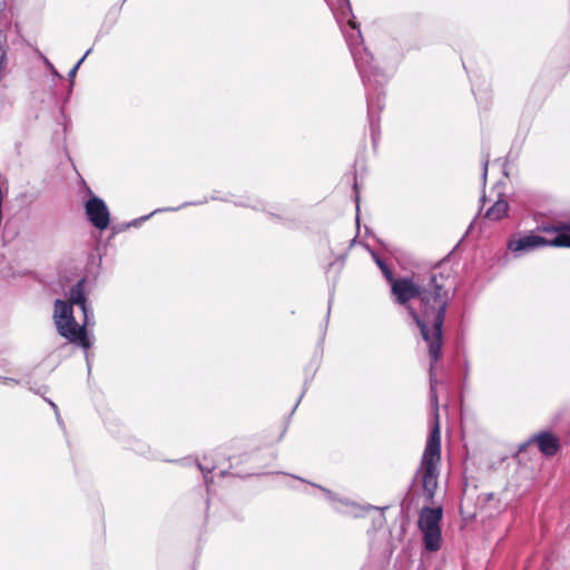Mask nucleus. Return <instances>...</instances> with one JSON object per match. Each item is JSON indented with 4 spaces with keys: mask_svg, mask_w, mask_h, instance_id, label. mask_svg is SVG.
Returning <instances> with one entry per match:
<instances>
[{
    "mask_svg": "<svg viewBox=\"0 0 570 570\" xmlns=\"http://www.w3.org/2000/svg\"><path fill=\"white\" fill-rule=\"evenodd\" d=\"M65 322L68 324L69 327H71L75 332L77 331H86V327L90 325L89 317H85L83 324L79 326L73 317V314H71V318L68 316L65 317Z\"/></svg>",
    "mask_w": 570,
    "mask_h": 570,
    "instance_id": "f8f14e48",
    "label": "nucleus"
},
{
    "mask_svg": "<svg viewBox=\"0 0 570 570\" xmlns=\"http://www.w3.org/2000/svg\"><path fill=\"white\" fill-rule=\"evenodd\" d=\"M376 263L380 266V268L383 271V273L385 274L386 278L389 281H392L393 279L392 275H391L389 268L386 267V265L381 259H379V258H376Z\"/></svg>",
    "mask_w": 570,
    "mask_h": 570,
    "instance_id": "4468645a",
    "label": "nucleus"
},
{
    "mask_svg": "<svg viewBox=\"0 0 570 570\" xmlns=\"http://www.w3.org/2000/svg\"><path fill=\"white\" fill-rule=\"evenodd\" d=\"M487 497H488V499L490 500V499H492L493 494H492V493H490V494H487Z\"/></svg>",
    "mask_w": 570,
    "mask_h": 570,
    "instance_id": "a211bd4d",
    "label": "nucleus"
},
{
    "mask_svg": "<svg viewBox=\"0 0 570 570\" xmlns=\"http://www.w3.org/2000/svg\"><path fill=\"white\" fill-rule=\"evenodd\" d=\"M348 23H350V26H351L352 28L356 29V24H355V22H354V21H350Z\"/></svg>",
    "mask_w": 570,
    "mask_h": 570,
    "instance_id": "f3484780",
    "label": "nucleus"
},
{
    "mask_svg": "<svg viewBox=\"0 0 570 570\" xmlns=\"http://www.w3.org/2000/svg\"><path fill=\"white\" fill-rule=\"evenodd\" d=\"M434 409V424L428 438L426 445L423 452L420 474L422 475V485L428 498H433L438 488L439 478V463L441 459V435L440 423L438 414V400L432 399Z\"/></svg>",
    "mask_w": 570,
    "mask_h": 570,
    "instance_id": "f03ea898",
    "label": "nucleus"
},
{
    "mask_svg": "<svg viewBox=\"0 0 570 570\" xmlns=\"http://www.w3.org/2000/svg\"><path fill=\"white\" fill-rule=\"evenodd\" d=\"M528 444L535 445L539 449V451L546 456L554 455L560 449L559 439L548 431H543L533 435Z\"/></svg>",
    "mask_w": 570,
    "mask_h": 570,
    "instance_id": "0eeeda50",
    "label": "nucleus"
},
{
    "mask_svg": "<svg viewBox=\"0 0 570 570\" xmlns=\"http://www.w3.org/2000/svg\"><path fill=\"white\" fill-rule=\"evenodd\" d=\"M354 59L363 78L367 73L372 72L371 61L373 58L371 53L366 52L365 49L363 50V52H354Z\"/></svg>",
    "mask_w": 570,
    "mask_h": 570,
    "instance_id": "9b49d317",
    "label": "nucleus"
},
{
    "mask_svg": "<svg viewBox=\"0 0 570 570\" xmlns=\"http://www.w3.org/2000/svg\"><path fill=\"white\" fill-rule=\"evenodd\" d=\"M91 49H88L85 56L76 63V66L70 70L69 76L73 77L79 68V66L82 63L85 58L90 53Z\"/></svg>",
    "mask_w": 570,
    "mask_h": 570,
    "instance_id": "2eb2a0df",
    "label": "nucleus"
},
{
    "mask_svg": "<svg viewBox=\"0 0 570 570\" xmlns=\"http://www.w3.org/2000/svg\"><path fill=\"white\" fill-rule=\"evenodd\" d=\"M198 466L202 470V472H204V473L209 472L212 470V468L205 466L204 463H199Z\"/></svg>",
    "mask_w": 570,
    "mask_h": 570,
    "instance_id": "dca6fc26",
    "label": "nucleus"
},
{
    "mask_svg": "<svg viewBox=\"0 0 570 570\" xmlns=\"http://www.w3.org/2000/svg\"><path fill=\"white\" fill-rule=\"evenodd\" d=\"M83 283H85V281L80 279L71 288V291H70V303L69 304H71V305L72 304L79 305L80 308L83 312L85 317L87 318L89 316H88V308H87V305H86V297H85V294H83Z\"/></svg>",
    "mask_w": 570,
    "mask_h": 570,
    "instance_id": "1a4fd4ad",
    "label": "nucleus"
},
{
    "mask_svg": "<svg viewBox=\"0 0 570 570\" xmlns=\"http://www.w3.org/2000/svg\"><path fill=\"white\" fill-rule=\"evenodd\" d=\"M72 306L66 301L57 299L55 302L53 309V321L57 327L58 333L68 340L70 343H76L82 346L85 350L89 348L91 345L90 340L87 336V331H77L75 332L68 324L65 322V317L71 318Z\"/></svg>",
    "mask_w": 570,
    "mask_h": 570,
    "instance_id": "20e7f679",
    "label": "nucleus"
},
{
    "mask_svg": "<svg viewBox=\"0 0 570 570\" xmlns=\"http://www.w3.org/2000/svg\"><path fill=\"white\" fill-rule=\"evenodd\" d=\"M441 508H425L420 513L417 524L423 535L424 547L428 551L435 552L441 549Z\"/></svg>",
    "mask_w": 570,
    "mask_h": 570,
    "instance_id": "7ed1b4c3",
    "label": "nucleus"
},
{
    "mask_svg": "<svg viewBox=\"0 0 570 570\" xmlns=\"http://www.w3.org/2000/svg\"><path fill=\"white\" fill-rule=\"evenodd\" d=\"M323 491L326 494V498L333 503V508L336 511L354 517L358 515V508L354 503L335 498L331 491L324 489Z\"/></svg>",
    "mask_w": 570,
    "mask_h": 570,
    "instance_id": "6e6552de",
    "label": "nucleus"
},
{
    "mask_svg": "<svg viewBox=\"0 0 570 570\" xmlns=\"http://www.w3.org/2000/svg\"><path fill=\"white\" fill-rule=\"evenodd\" d=\"M547 232H553L556 235H566L570 237V222L552 228H546Z\"/></svg>",
    "mask_w": 570,
    "mask_h": 570,
    "instance_id": "ddd939ff",
    "label": "nucleus"
},
{
    "mask_svg": "<svg viewBox=\"0 0 570 570\" xmlns=\"http://www.w3.org/2000/svg\"><path fill=\"white\" fill-rule=\"evenodd\" d=\"M86 214L98 229H106L109 225V210L102 199L91 197L86 204Z\"/></svg>",
    "mask_w": 570,
    "mask_h": 570,
    "instance_id": "423d86ee",
    "label": "nucleus"
},
{
    "mask_svg": "<svg viewBox=\"0 0 570 570\" xmlns=\"http://www.w3.org/2000/svg\"><path fill=\"white\" fill-rule=\"evenodd\" d=\"M541 246L570 247V237L566 235H554L546 238L539 235H527L517 239H511L508 247L512 252H529Z\"/></svg>",
    "mask_w": 570,
    "mask_h": 570,
    "instance_id": "39448f33",
    "label": "nucleus"
},
{
    "mask_svg": "<svg viewBox=\"0 0 570 570\" xmlns=\"http://www.w3.org/2000/svg\"><path fill=\"white\" fill-rule=\"evenodd\" d=\"M509 205L504 199L497 200L485 213L491 220H499L508 214Z\"/></svg>",
    "mask_w": 570,
    "mask_h": 570,
    "instance_id": "9d476101",
    "label": "nucleus"
},
{
    "mask_svg": "<svg viewBox=\"0 0 570 570\" xmlns=\"http://www.w3.org/2000/svg\"><path fill=\"white\" fill-rule=\"evenodd\" d=\"M392 293L400 304H405L415 296L421 301V315L411 308L421 334L429 346L432 363L438 362L442 347V326L448 306L449 295L444 288L443 277L432 276L430 283L419 288L410 278L392 279Z\"/></svg>",
    "mask_w": 570,
    "mask_h": 570,
    "instance_id": "f257e3e1",
    "label": "nucleus"
}]
</instances>
